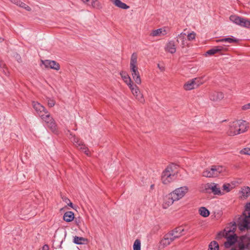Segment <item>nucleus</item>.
Listing matches in <instances>:
<instances>
[{"mask_svg":"<svg viewBox=\"0 0 250 250\" xmlns=\"http://www.w3.org/2000/svg\"><path fill=\"white\" fill-rule=\"evenodd\" d=\"M238 227V224L237 225ZM237 228V225L235 222H231L225 228L223 231L219 232L216 236L217 240L225 237L226 241L224 242V246L226 248H229L231 246L238 243L241 236L238 237L235 232Z\"/></svg>","mask_w":250,"mask_h":250,"instance_id":"nucleus-1","label":"nucleus"},{"mask_svg":"<svg viewBox=\"0 0 250 250\" xmlns=\"http://www.w3.org/2000/svg\"><path fill=\"white\" fill-rule=\"evenodd\" d=\"M249 127V123L244 120H239L230 123L227 133L229 136H235L246 131Z\"/></svg>","mask_w":250,"mask_h":250,"instance_id":"nucleus-2","label":"nucleus"},{"mask_svg":"<svg viewBox=\"0 0 250 250\" xmlns=\"http://www.w3.org/2000/svg\"><path fill=\"white\" fill-rule=\"evenodd\" d=\"M243 214L245 217L238 221V229L241 231L250 229V203L247 204Z\"/></svg>","mask_w":250,"mask_h":250,"instance_id":"nucleus-3","label":"nucleus"},{"mask_svg":"<svg viewBox=\"0 0 250 250\" xmlns=\"http://www.w3.org/2000/svg\"><path fill=\"white\" fill-rule=\"evenodd\" d=\"M225 168L219 165H213L210 168H208L204 170L202 175L208 178L216 177L225 171Z\"/></svg>","mask_w":250,"mask_h":250,"instance_id":"nucleus-4","label":"nucleus"},{"mask_svg":"<svg viewBox=\"0 0 250 250\" xmlns=\"http://www.w3.org/2000/svg\"><path fill=\"white\" fill-rule=\"evenodd\" d=\"M250 245V235L246 234L241 236L238 243H236L230 250H245L248 249Z\"/></svg>","mask_w":250,"mask_h":250,"instance_id":"nucleus-5","label":"nucleus"},{"mask_svg":"<svg viewBox=\"0 0 250 250\" xmlns=\"http://www.w3.org/2000/svg\"><path fill=\"white\" fill-rule=\"evenodd\" d=\"M176 178L175 172H174L171 166H167L162 173L161 179L164 184H168Z\"/></svg>","mask_w":250,"mask_h":250,"instance_id":"nucleus-6","label":"nucleus"},{"mask_svg":"<svg viewBox=\"0 0 250 250\" xmlns=\"http://www.w3.org/2000/svg\"><path fill=\"white\" fill-rule=\"evenodd\" d=\"M32 105L37 114L42 120L44 119L46 114H49L45 107L37 102H32Z\"/></svg>","mask_w":250,"mask_h":250,"instance_id":"nucleus-7","label":"nucleus"},{"mask_svg":"<svg viewBox=\"0 0 250 250\" xmlns=\"http://www.w3.org/2000/svg\"><path fill=\"white\" fill-rule=\"evenodd\" d=\"M42 120L46 123L47 126L53 133L55 134L58 133V131L57 130V125L54 119L50 116V114H46L45 117H44V119Z\"/></svg>","mask_w":250,"mask_h":250,"instance_id":"nucleus-8","label":"nucleus"},{"mask_svg":"<svg viewBox=\"0 0 250 250\" xmlns=\"http://www.w3.org/2000/svg\"><path fill=\"white\" fill-rule=\"evenodd\" d=\"M188 188L186 186H184L175 189L171 193L174 196V198L178 201L182 198L188 192Z\"/></svg>","mask_w":250,"mask_h":250,"instance_id":"nucleus-9","label":"nucleus"},{"mask_svg":"<svg viewBox=\"0 0 250 250\" xmlns=\"http://www.w3.org/2000/svg\"><path fill=\"white\" fill-rule=\"evenodd\" d=\"M131 91L132 94L135 97L136 99L140 103H144L145 99L143 94L141 93L139 87L136 85L132 83L128 86Z\"/></svg>","mask_w":250,"mask_h":250,"instance_id":"nucleus-10","label":"nucleus"},{"mask_svg":"<svg viewBox=\"0 0 250 250\" xmlns=\"http://www.w3.org/2000/svg\"><path fill=\"white\" fill-rule=\"evenodd\" d=\"M41 62L46 68H50L55 70H59L60 69L59 63L55 61L45 60H42Z\"/></svg>","mask_w":250,"mask_h":250,"instance_id":"nucleus-11","label":"nucleus"},{"mask_svg":"<svg viewBox=\"0 0 250 250\" xmlns=\"http://www.w3.org/2000/svg\"><path fill=\"white\" fill-rule=\"evenodd\" d=\"M172 238L175 240L185 234V229L182 226L175 228L174 229L168 232Z\"/></svg>","mask_w":250,"mask_h":250,"instance_id":"nucleus-12","label":"nucleus"},{"mask_svg":"<svg viewBox=\"0 0 250 250\" xmlns=\"http://www.w3.org/2000/svg\"><path fill=\"white\" fill-rule=\"evenodd\" d=\"M228 49L223 46L219 45L214 46L211 49L208 50L206 53V55H213L217 53H220L222 54L223 52L227 51Z\"/></svg>","mask_w":250,"mask_h":250,"instance_id":"nucleus-13","label":"nucleus"},{"mask_svg":"<svg viewBox=\"0 0 250 250\" xmlns=\"http://www.w3.org/2000/svg\"><path fill=\"white\" fill-rule=\"evenodd\" d=\"M199 84L198 79L194 78L186 83L184 85V88L186 90H190L197 87Z\"/></svg>","mask_w":250,"mask_h":250,"instance_id":"nucleus-14","label":"nucleus"},{"mask_svg":"<svg viewBox=\"0 0 250 250\" xmlns=\"http://www.w3.org/2000/svg\"><path fill=\"white\" fill-rule=\"evenodd\" d=\"M173 197L172 193H170L164 197V202L162 205L164 208H167L173 203L174 201H177Z\"/></svg>","mask_w":250,"mask_h":250,"instance_id":"nucleus-15","label":"nucleus"},{"mask_svg":"<svg viewBox=\"0 0 250 250\" xmlns=\"http://www.w3.org/2000/svg\"><path fill=\"white\" fill-rule=\"evenodd\" d=\"M130 69L133 80L137 84H140L141 83V79L139 72L138 71V67L134 66L132 67H130Z\"/></svg>","mask_w":250,"mask_h":250,"instance_id":"nucleus-16","label":"nucleus"},{"mask_svg":"<svg viewBox=\"0 0 250 250\" xmlns=\"http://www.w3.org/2000/svg\"><path fill=\"white\" fill-rule=\"evenodd\" d=\"M168 32L169 29L168 28L164 27L152 30L150 35L152 37L165 36L167 34Z\"/></svg>","mask_w":250,"mask_h":250,"instance_id":"nucleus-17","label":"nucleus"},{"mask_svg":"<svg viewBox=\"0 0 250 250\" xmlns=\"http://www.w3.org/2000/svg\"><path fill=\"white\" fill-rule=\"evenodd\" d=\"M67 132L69 133V138L73 144L77 147H81V146H84V145L82 141H80L79 138L76 137L75 135H73L70 131L68 130Z\"/></svg>","mask_w":250,"mask_h":250,"instance_id":"nucleus-18","label":"nucleus"},{"mask_svg":"<svg viewBox=\"0 0 250 250\" xmlns=\"http://www.w3.org/2000/svg\"><path fill=\"white\" fill-rule=\"evenodd\" d=\"M224 98V94L221 92L214 91L210 93L209 99L212 101H219Z\"/></svg>","mask_w":250,"mask_h":250,"instance_id":"nucleus-19","label":"nucleus"},{"mask_svg":"<svg viewBox=\"0 0 250 250\" xmlns=\"http://www.w3.org/2000/svg\"><path fill=\"white\" fill-rule=\"evenodd\" d=\"M206 188L208 189H211L212 192L215 195L221 194V190L218 185L215 183H208L207 185Z\"/></svg>","mask_w":250,"mask_h":250,"instance_id":"nucleus-20","label":"nucleus"},{"mask_svg":"<svg viewBox=\"0 0 250 250\" xmlns=\"http://www.w3.org/2000/svg\"><path fill=\"white\" fill-rule=\"evenodd\" d=\"M174 241V239L172 238L171 235L167 233L165 235L164 238L161 240V244L164 247H167Z\"/></svg>","mask_w":250,"mask_h":250,"instance_id":"nucleus-21","label":"nucleus"},{"mask_svg":"<svg viewBox=\"0 0 250 250\" xmlns=\"http://www.w3.org/2000/svg\"><path fill=\"white\" fill-rule=\"evenodd\" d=\"M186 41V34L185 33H181L177 37V42L180 44V45L184 48L187 44Z\"/></svg>","mask_w":250,"mask_h":250,"instance_id":"nucleus-22","label":"nucleus"},{"mask_svg":"<svg viewBox=\"0 0 250 250\" xmlns=\"http://www.w3.org/2000/svg\"><path fill=\"white\" fill-rule=\"evenodd\" d=\"M166 50L171 54H173L176 52V47L173 41H170L167 43Z\"/></svg>","mask_w":250,"mask_h":250,"instance_id":"nucleus-23","label":"nucleus"},{"mask_svg":"<svg viewBox=\"0 0 250 250\" xmlns=\"http://www.w3.org/2000/svg\"><path fill=\"white\" fill-rule=\"evenodd\" d=\"M120 75L124 80V82L128 86L131 85L133 83V82L128 75V74L125 71H121L120 72Z\"/></svg>","mask_w":250,"mask_h":250,"instance_id":"nucleus-24","label":"nucleus"},{"mask_svg":"<svg viewBox=\"0 0 250 250\" xmlns=\"http://www.w3.org/2000/svg\"><path fill=\"white\" fill-rule=\"evenodd\" d=\"M239 39H235L233 36H231L227 38H224L217 40V42H227L229 43H237L239 42Z\"/></svg>","mask_w":250,"mask_h":250,"instance_id":"nucleus-25","label":"nucleus"},{"mask_svg":"<svg viewBox=\"0 0 250 250\" xmlns=\"http://www.w3.org/2000/svg\"><path fill=\"white\" fill-rule=\"evenodd\" d=\"M75 244L78 245L86 244L88 243V241L87 238L82 237H79L75 236L74 237L73 241Z\"/></svg>","mask_w":250,"mask_h":250,"instance_id":"nucleus-26","label":"nucleus"},{"mask_svg":"<svg viewBox=\"0 0 250 250\" xmlns=\"http://www.w3.org/2000/svg\"><path fill=\"white\" fill-rule=\"evenodd\" d=\"M112 3L117 7L123 9H127L129 6L125 3L122 2L120 0H111Z\"/></svg>","mask_w":250,"mask_h":250,"instance_id":"nucleus-27","label":"nucleus"},{"mask_svg":"<svg viewBox=\"0 0 250 250\" xmlns=\"http://www.w3.org/2000/svg\"><path fill=\"white\" fill-rule=\"evenodd\" d=\"M63 218L65 221L70 222L74 219V214L72 211H67L64 214Z\"/></svg>","mask_w":250,"mask_h":250,"instance_id":"nucleus-28","label":"nucleus"},{"mask_svg":"<svg viewBox=\"0 0 250 250\" xmlns=\"http://www.w3.org/2000/svg\"><path fill=\"white\" fill-rule=\"evenodd\" d=\"M240 192L242 196L241 198L246 199L250 195V188L249 187H244L241 188Z\"/></svg>","mask_w":250,"mask_h":250,"instance_id":"nucleus-29","label":"nucleus"},{"mask_svg":"<svg viewBox=\"0 0 250 250\" xmlns=\"http://www.w3.org/2000/svg\"><path fill=\"white\" fill-rule=\"evenodd\" d=\"M199 213L200 215L204 217H207L209 216L210 212L205 207H201L199 209Z\"/></svg>","mask_w":250,"mask_h":250,"instance_id":"nucleus-30","label":"nucleus"},{"mask_svg":"<svg viewBox=\"0 0 250 250\" xmlns=\"http://www.w3.org/2000/svg\"><path fill=\"white\" fill-rule=\"evenodd\" d=\"M89 5H91L92 7L97 9L102 8V5L98 0H90V4Z\"/></svg>","mask_w":250,"mask_h":250,"instance_id":"nucleus-31","label":"nucleus"},{"mask_svg":"<svg viewBox=\"0 0 250 250\" xmlns=\"http://www.w3.org/2000/svg\"><path fill=\"white\" fill-rule=\"evenodd\" d=\"M230 20L234 23L240 26L242 18L236 15H231L229 17Z\"/></svg>","mask_w":250,"mask_h":250,"instance_id":"nucleus-32","label":"nucleus"},{"mask_svg":"<svg viewBox=\"0 0 250 250\" xmlns=\"http://www.w3.org/2000/svg\"><path fill=\"white\" fill-rule=\"evenodd\" d=\"M137 62V54L133 53L131 57L130 67L134 66H137L136 63Z\"/></svg>","mask_w":250,"mask_h":250,"instance_id":"nucleus-33","label":"nucleus"},{"mask_svg":"<svg viewBox=\"0 0 250 250\" xmlns=\"http://www.w3.org/2000/svg\"><path fill=\"white\" fill-rule=\"evenodd\" d=\"M240 26L246 28H250V20L242 18Z\"/></svg>","mask_w":250,"mask_h":250,"instance_id":"nucleus-34","label":"nucleus"},{"mask_svg":"<svg viewBox=\"0 0 250 250\" xmlns=\"http://www.w3.org/2000/svg\"><path fill=\"white\" fill-rule=\"evenodd\" d=\"M133 250H141V241L139 239H136L133 246Z\"/></svg>","mask_w":250,"mask_h":250,"instance_id":"nucleus-35","label":"nucleus"},{"mask_svg":"<svg viewBox=\"0 0 250 250\" xmlns=\"http://www.w3.org/2000/svg\"><path fill=\"white\" fill-rule=\"evenodd\" d=\"M18 6H19L21 7H22L25 9H26L27 11H30L31 8L30 7L26 5L25 3L22 2V1H20V4H18Z\"/></svg>","mask_w":250,"mask_h":250,"instance_id":"nucleus-36","label":"nucleus"},{"mask_svg":"<svg viewBox=\"0 0 250 250\" xmlns=\"http://www.w3.org/2000/svg\"><path fill=\"white\" fill-rule=\"evenodd\" d=\"M18 6H19L21 7H22L25 9H26L27 11H30L31 8L30 7L26 5L25 3L22 2V1H20V4H18Z\"/></svg>","mask_w":250,"mask_h":250,"instance_id":"nucleus-37","label":"nucleus"},{"mask_svg":"<svg viewBox=\"0 0 250 250\" xmlns=\"http://www.w3.org/2000/svg\"><path fill=\"white\" fill-rule=\"evenodd\" d=\"M241 154H246L250 155V147L244 148L240 151Z\"/></svg>","mask_w":250,"mask_h":250,"instance_id":"nucleus-38","label":"nucleus"},{"mask_svg":"<svg viewBox=\"0 0 250 250\" xmlns=\"http://www.w3.org/2000/svg\"><path fill=\"white\" fill-rule=\"evenodd\" d=\"M211 248L212 249H217L219 248V245L217 242L212 241L211 242L208 246V248Z\"/></svg>","mask_w":250,"mask_h":250,"instance_id":"nucleus-39","label":"nucleus"},{"mask_svg":"<svg viewBox=\"0 0 250 250\" xmlns=\"http://www.w3.org/2000/svg\"><path fill=\"white\" fill-rule=\"evenodd\" d=\"M48 105L49 106V107H53L54 106L55 104V101L54 99H50V98H48Z\"/></svg>","mask_w":250,"mask_h":250,"instance_id":"nucleus-40","label":"nucleus"},{"mask_svg":"<svg viewBox=\"0 0 250 250\" xmlns=\"http://www.w3.org/2000/svg\"><path fill=\"white\" fill-rule=\"evenodd\" d=\"M187 37L188 40L190 41L195 39V35L193 33H191L188 34Z\"/></svg>","mask_w":250,"mask_h":250,"instance_id":"nucleus-41","label":"nucleus"},{"mask_svg":"<svg viewBox=\"0 0 250 250\" xmlns=\"http://www.w3.org/2000/svg\"><path fill=\"white\" fill-rule=\"evenodd\" d=\"M229 187V184H224L223 186V190H226L227 192H229L230 191Z\"/></svg>","mask_w":250,"mask_h":250,"instance_id":"nucleus-42","label":"nucleus"},{"mask_svg":"<svg viewBox=\"0 0 250 250\" xmlns=\"http://www.w3.org/2000/svg\"><path fill=\"white\" fill-rule=\"evenodd\" d=\"M79 149H82V150H83L84 151V152L85 153V154H86L87 155H89L88 150L86 147V146H81V147L79 148Z\"/></svg>","mask_w":250,"mask_h":250,"instance_id":"nucleus-43","label":"nucleus"},{"mask_svg":"<svg viewBox=\"0 0 250 250\" xmlns=\"http://www.w3.org/2000/svg\"><path fill=\"white\" fill-rule=\"evenodd\" d=\"M242 109L244 110H247L248 109H250V103L246 104L242 106Z\"/></svg>","mask_w":250,"mask_h":250,"instance_id":"nucleus-44","label":"nucleus"},{"mask_svg":"<svg viewBox=\"0 0 250 250\" xmlns=\"http://www.w3.org/2000/svg\"><path fill=\"white\" fill-rule=\"evenodd\" d=\"M61 198H62V201L63 202H64L65 203H66V204H67L70 201V200L67 197H66L64 196L61 195Z\"/></svg>","mask_w":250,"mask_h":250,"instance_id":"nucleus-45","label":"nucleus"},{"mask_svg":"<svg viewBox=\"0 0 250 250\" xmlns=\"http://www.w3.org/2000/svg\"><path fill=\"white\" fill-rule=\"evenodd\" d=\"M11 1L12 3L18 5V4H20L21 0H11Z\"/></svg>","mask_w":250,"mask_h":250,"instance_id":"nucleus-46","label":"nucleus"},{"mask_svg":"<svg viewBox=\"0 0 250 250\" xmlns=\"http://www.w3.org/2000/svg\"><path fill=\"white\" fill-rule=\"evenodd\" d=\"M42 250H49V247L47 245H44L42 248Z\"/></svg>","mask_w":250,"mask_h":250,"instance_id":"nucleus-47","label":"nucleus"},{"mask_svg":"<svg viewBox=\"0 0 250 250\" xmlns=\"http://www.w3.org/2000/svg\"><path fill=\"white\" fill-rule=\"evenodd\" d=\"M84 3L87 4V5L90 4V0H82Z\"/></svg>","mask_w":250,"mask_h":250,"instance_id":"nucleus-48","label":"nucleus"},{"mask_svg":"<svg viewBox=\"0 0 250 250\" xmlns=\"http://www.w3.org/2000/svg\"><path fill=\"white\" fill-rule=\"evenodd\" d=\"M67 205L71 208H73V204L70 201V200L69 201V202L67 204Z\"/></svg>","mask_w":250,"mask_h":250,"instance_id":"nucleus-49","label":"nucleus"},{"mask_svg":"<svg viewBox=\"0 0 250 250\" xmlns=\"http://www.w3.org/2000/svg\"><path fill=\"white\" fill-rule=\"evenodd\" d=\"M208 250H219V248H217V249H212L211 247L210 248H208Z\"/></svg>","mask_w":250,"mask_h":250,"instance_id":"nucleus-50","label":"nucleus"},{"mask_svg":"<svg viewBox=\"0 0 250 250\" xmlns=\"http://www.w3.org/2000/svg\"><path fill=\"white\" fill-rule=\"evenodd\" d=\"M4 41V39L0 37V42H3Z\"/></svg>","mask_w":250,"mask_h":250,"instance_id":"nucleus-51","label":"nucleus"},{"mask_svg":"<svg viewBox=\"0 0 250 250\" xmlns=\"http://www.w3.org/2000/svg\"><path fill=\"white\" fill-rule=\"evenodd\" d=\"M153 185H151V188H153Z\"/></svg>","mask_w":250,"mask_h":250,"instance_id":"nucleus-52","label":"nucleus"}]
</instances>
